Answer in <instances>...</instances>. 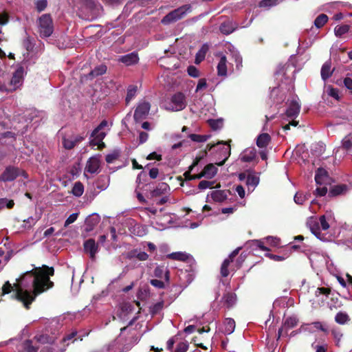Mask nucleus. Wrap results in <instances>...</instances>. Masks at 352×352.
Instances as JSON below:
<instances>
[{
  "label": "nucleus",
  "mask_w": 352,
  "mask_h": 352,
  "mask_svg": "<svg viewBox=\"0 0 352 352\" xmlns=\"http://www.w3.org/2000/svg\"><path fill=\"white\" fill-rule=\"evenodd\" d=\"M54 274V270L52 267L43 265L34 267L24 273L14 286L9 281L6 282L2 287V294L13 292V296L28 309L37 295L54 286V283L50 280V276Z\"/></svg>",
  "instance_id": "1"
},
{
  "label": "nucleus",
  "mask_w": 352,
  "mask_h": 352,
  "mask_svg": "<svg viewBox=\"0 0 352 352\" xmlns=\"http://www.w3.org/2000/svg\"><path fill=\"white\" fill-rule=\"evenodd\" d=\"M335 221L333 214L331 211H327L324 214L317 219L315 217H311L307 221V226L311 232L319 239L324 240V236L321 234L320 230H327L330 225Z\"/></svg>",
  "instance_id": "2"
},
{
  "label": "nucleus",
  "mask_w": 352,
  "mask_h": 352,
  "mask_svg": "<svg viewBox=\"0 0 352 352\" xmlns=\"http://www.w3.org/2000/svg\"><path fill=\"white\" fill-rule=\"evenodd\" d=\"M56 339L55 336L47 334L36 335L32 340H26L23 342L21 345L23 350L19 351V352H38L41 345L53 344Z\"/></svg>",
  "instance_id": "3"
},
{
  "label": "nucleus",
  "mask_w": 352,
  "mask_h": 352,
  "mask_svg": "<svg viewBox=\"0 0 352 352\" xmlns=\"http://www.w3.org/2000/svg\"><path fill=\"white\" fill-rule=\"evenodd\" d=\"M37 28L41 37H49L54 31V25L52 17L50 14L41 15L37 21Z\"/></svg>",
  "instance_id": "4"
},
{
  "label": "nucleus",
  "mask_w": 352,
  "mask_h": 352,
  "mask_svg": "<svg viewBox=\"0 0 352 352\" xmlns=\"http://www.w3.org/2000/svg\"><path fill=\"white\" fill-rule=\"evenodd\" d=\"M191 10V7L189 5L182 6L177 9L169 12L162 19V23L164 25H168L170 23L177 21L178 20L184 17L188 12Z\"/></svg>",
  "instance_id": "5"
},
{
  "label": "nucleus",
  "mask_w": 352,
  "mask_h": 352,
  "mask_svg": "<svg viewBox=\"0 0 352 352\" xmlns=\"http://www.w3.org/2000/svg\"><path fill=\"white\" fill-rule=\"evenodd\" d=\"M186 104L187 103L184 94L181 92H178L171 97L166 109L173 111H177L184 109L186 107Z\"/></svg>",
  "instance_id": "6"
},
{
  "label": "nucleus",
  "mask_w": 352,
  "mask_h": 352,
  "mask_svg": "<svg viewBox=\"0 0 352 352\" xmlns=\"http://www.w3.org/2000/svg\"><path fill=\"white\" fill-rule=\"evenodd\" d=\"M111 126V123L109 124L107 120H102L91 133V137L93 138L91 140L99 142L103 140L107 135V132L110 130Z\"/></svg>",
  "instance_id": "7"
},
{
  "label": "nucleus",
  "mask_w": 352,
  "mask_h": 352,
  "mask_svg": "<svg viewBox=\"0 0 352 352\" xmlns=\"http://www.w3.org/2000/svg\"><path fill=\"white\" fill-rule=\"evenodd\" d=\"M151 109V104L148 102L142 100L140 101L135 109L133 118L136 122L145 119L148 116Z\"/></svg>",
  "instance_id": "8"
},
{
  "label": "nucleus",
  "mask_w": 352,
  "mask_h": 352,
  "mask_svg": "<svg viewBox=\"0 0 352 352\" xmlns=\"http://www.w3.org/2000/svg\"><path fill=\"white\" fill-rule=\"evenodd\" d=\"M84 251L86 254H89L90 259L95 261L96 259V254L99 251L98 243L93 239L86 240L83 243Z\"/></svg>",
  "instance_id": "9"
},
{
  "label": "nucleus",
  "mask_w": 352,
  "mask_h": 352,
  "mask_svg": "<svg viewBox=\"0 0 352 352\" xmlns=\"http://www.w3.org/2000/svg\"><path fill=\"white\" fill-rule=\"evenodd\" d=\"M84 140V138L80 135L76 134H68L63 137L62 144L65 149H72L81 141Z\"/></svg>",
  "instance_id": "10"
},
{
  "label": "nucleus",
  "mask_w": 352,
  "mask_h": 352,
  "mask_svg": "<svg viewBox=\"0 0 352 352\" xmlns=\"http://www.w3.org/2000/svg\"><path fill=\"white\" fill-rule=\"evenodd\" d=\"M21 173H23V172L16 167L8 166L0 175V181L4 182H12Z\"/></svg>",
  "instance_id": "11"
},
{
  "label": "nucleus",
  "mask_w": 352,
  "mask_h": 352,
  "mask_svg": "<svg viewBox=\"0 0 352 352\" xmlns=\"http://www.w3.org/2000/svg\"><path fill=\"white\" fill-rule=\"evenodd\" d=\"M24 76V69L19 67L16 69L12 75V77L8 83L12 91H15L17 88L20 87L23 83Z\"/></svg>",
  "instance_id": "12"
},
{
  "label": "nucleus",
  "mask_w": 352,
  "mask_h": 352,
  "mask_svg": "<svg viewBox=\"0 0 352 352\" xmlns=\"http://www.w3.org/2000/svg\"><path fill=\"white\" fill-rule=\"evenodd\" d=\"M100 155H97L89 158L87 161L86 170L90 173H97L100 171Z\"/></svg>",
  "instance_id": "13"
},
{
  "label": "nucleus",
  "mask_w": 352,
  "mask_h": 352,
  "mask_svg": "<svg viewBox=\"0 0 352 352\" xmlns=\"http://www.w3.org/2000/svg\"><path fill=\"white\" fill-rule=\"evenodd\" d=\"M239 179L240 180L245 179V184L248 186V190L251 191H253L259 183L258 176L254 174H248L245 177V173H241L239 175Z\"/></svg>",
  "instance_id": "14"
},
{
  "label": "nucleus",
  "mask_w": 352,
  "mask_h": 352,
  "mask_svg": "<svg viewBox=\"0 0 352 352\" xmlns=\"http://www.w3.org/2000/svg\"><path fill=\"white\" fill-rule=\"evenodd\" d=\"M240 248H236L234 250L230 255L229 256L226 258L221 267V274L223 277H226L229 274V270H228V266L230 263L233 261L234 258L238 254Z\"/></svg>",
  "instance_id": "15"
},
{
  "label": "nucleus",
  "mask_w": 352,
  "mask_h": 352,
  "mask_svg": "<svg viewBox=\"0 0 352 352\" xmlns=\"http://www.w3.org/2000/svg\"><path fill=\"white\" fill-rule=\"evenodd\" d=\"M300 106L296 100H292L286 111V116L289 119L294 120L300 112Z\"/></svg>",
  "instance_id": "16"
},
{
  "label": "nucleus",
  "mask_w": 352,
  "mask_h": 352,
  "mask_svg": "<svg viewBox=\"0 0 352 352\" xmlns=\"http://www.w3.org/2000/svg\"><path fill=\"white\" fill-rule=\"evenodd\" d=\"M298 320L296 316H290L285 319L283 325L278 330V338L283 335L285 330L294 328L298 324Z\"/></svg>",
  "instance_id": "17"
},
{
  "label": "nucleus",
  "mask_w": 352,
  "mask_h": 352,
  "mask_svg": "<svg viewBox=\"0 0 352 352\" xmlns=\"http://www.w3.org/2000/svg\"><path fill=\"white\" fill-rule=\"evenodd\" d=\"M256 155V151L254 147H250L245 149L240 155L241 161L250 162L252 161Z\"/></svg>",
  "instance_id": "18"
},
{
  "label": "nucleus",
  "mask_w": 352,
  "mask_h": 352,
  "mask_svg": "<svg viewBox=\"0 0 352 352\" xmlns=\"http://www.w3.org/2000/svg\"><path fill=\"white\" fill-rule=\"evenodd\" d=\"M100 217L98 214H93L89 216L85 220V230L91 231L100 222Z\"/></svg>",
  "instance_id": "19"
},
{
  "label": "nucleus",
  "mask_w": 352,
  "mask_h": 352,
  "mask_svg": "<svg viewBox=\"0 0 352 352\" xmlns=\"http://www.w3.org/2000/svg\"><path fill=\"white\" fill-rule=\"evenodd\" d=\"M236 29V24L230 20H228L222 23L220 25L219 30L223 34H230Z\"/></svg>",
  "instance_id": "20"
},
{
  "label": "nucleus",
  "mask_w": 352,
  "mask_h": 352,
  "mask_svg": "<svg viewBox=\"0 0 352 352\" xmlns=\"http://www.w3.org/2000/svg\"><path fill=\"white\" fill-rule=\"evenodd\" d=\"M119 60L126 65H131L135 64L139 60V57L137 53L132 52L119 58Z\"/></svg>",
  "instance_id": "21"
},
{
  "label": "nucleus",
  "mask_w": 352,
  "mask_h": 352,
  "mask_svg": "<svg viewBox=\"0 0 352 352\" xmlns=\"http://www.w3.org/2000/svg\"><path fill=\"white\" fill-rule=\"evenodd\" d=\"M170 191L169 186L164 182L160 183L156 188L151 192L152 197H158L165 195Z\"/></svg>",
  "instance_id": "22"
},
{
  "label": "nucleus",
  "mask_w": 352,
  "mask_h": 352,
  "mask_svg": "<svg viewBox=\"0 0 352 352\" xmlns=\"http://www.w3.org/2000/svg\"><path fill=\"white\" fill-rule=\"evenodd\" d=\"M333 69H331V63L330 60L326 61L322 66L320 74L323 80L328 79L333 74Z\"/></svg>",
  "instance_id": "23"
},
{
  "label": "nucleus",
  "mask_w": 352,
  "mask_h": 352,
  "mask_svg": "<svg viewBox=\"0 0 352 352\" xmlns=\"http://www.w3.org/2000/svg\"><path fill=\"white\" fill-rule=\"evenodd\" d=\"M217 73L219 76L227 75V59L226 56L222 54L220 56V60L217 65Z\"/></svg>",
  "instance_id": "24"
},
{
  "label": "nucleus",
  "mask_w": 352,
  "mask_h": 352,
  "mask_svg": "<svg viewBox=\"0 0 352 352\" xmlns=\"http://www.w3.org/2000/svg\"><path fill=\"white\" fill-rule=\"evenodd\" d=\"M217 168L212 164H209L205 166L202 170V175L207 179H212L217 173Z\"/></svg>",
  "instance_id": "25"
},
{
  "label": "nucleus",
  "mask_w": 352,
  "mask_h": 352,
  "mask_svg": "<svg viewBox=\"0 0 352 352\" xmlns=\"http://www.w3.org/2000/svg\"><path fill=\"white\" fill-rule=\"evenodd\" d=\"M328 178L327 172L323 168H318L316 173L315 181L317 184L322 185Z\"/></svg>",
  "instance_id": "26"
},
{
  "label": "nucleus",
  "mask_w": 352,
  "mask_h": 352,
  "mask_svg": "<svg viewBox=\"0 0 352 352\" xmlns=\"http://www.w3.org/2000/svg\"><path fill=\"white\" fill-rule=\"evenodd\" d=\"M154 276L158 278H164L166 283L169 282V272L163 267H157L154 270Z\"/></svg>",
  "instance_id": "27"
},
{
  "label": "nucleus",
  "mask_w": 352,
  "mask_h": 352,
  "mask_svg": "<svg viewBox=\"0 0 352 352\" xmlns=\"http://www.w3.org/2000/svg\"><path fill=\"white\" fill-rule=\"evenodd\" d=\"M271 140V138L267 133H262L259 135L256 140V145L259 148H265Z\"/></svg>",
  "instance_id": "28"
},
{
  "label": "nucleus",
  "mask_w": 352,
  "mask_h": 352,
  "mask_svg": "<svg viewBox=\"0 0 352 352\" xmlns=\"http://www.w3.org/2000/svg\"><path fill=\"white\" fill-rule=\"evenodd\" d=\"M228 192L216 190L211 192L212 199L217 202H222L227 199Z\"/></svg>",
  "instance_id": "29"
},
{
  "label": "nucleus",
  "mask_w": 352,
  "mask_h": 352,
  "mask_svg": "<svg viewBox=\"0 0 352 352\" xmlns=\"http://www.w3.org/2000/svg\"><path fill=\"white\" fill-rule=\"evenodd\" d=\"M235 329V321L232 318H226L223 322V332L225 334H231Z\"/></svg>",
  "instance_id": "30"
},
{
  "label": "nucleus",
  "mask_w": 352,
  "mask_h": 352,
  "mask_svg": "<svg viewBox=\"0 0 352 352\" xmlns=\"http://www.w3.org/2000/svg\"><path fill=\"white\" fill-rule=\"evenodd\" d=\"M302 329L305 331H309L310 332L312 331V328L319 329L322 331L327 332V329L324 327L323 324L320 322H314L311 324H305L301 327Z\"/></svg>",
  "instance_id": "31"
},
{
  "label": "nucleus",
  "mask_w": 352,
  "mask_h": 352,
  "mask_svg": "<svg viewBox=\"0 0 352 352\" xmlns=\"http://www.w3.org/2000/svg\"><path fill=\"white\" fill-rule=\"evenodd\" d=\"M189 256V254L182 252H173L167 255V258H168L182 261L188 260Z\"/></svg>",
  "instance_id": "32"
},
{
  "label": "nucleus",
  "mask_w": 352,
  "mask_h": 352,
  "mask_svg": "<svg viewBox=\"0 0 352 352\" xmlns=\"http://www.w3.org/2000/svg\"><path fill=\"white\" fill-rule=\"evenodd\" d=\"M223 300L228 307H231L236 302V296L232 293H228L223 296Z\"/></svg>",
  "instance_id": "33"
},
{
  "label": "nucleus",
  "mask_w": 352,
  "mask_h": 352,
  "mask_svg": "<svg viewBox=\"0 0 352 352\" xmlns=\"http://www.w3.org/2000/svg\"><path fill=\"white\" fill-rule=\"evenodd\" d=\"M350 30L349 25H337L334 28V33L337 37H341L343 34L347 33Z\"/></svg>",
  "instance_id": "34"
},
{
  "label": "nucleus",
  "mask_w": 352,
  "mask_h": 352,
  "mask_svg": "<svg viewBox=\"0 0 352 352\" xmlns=\"http://www.w3.org/2000/svg\"><path fill=\"white\" fill-rule=\"evenodd\" d=\"M138 91L137 86L130 85L127 89V94L126 96V102L129 104L135 96Z\"/></svg>",
  "instance_id": "35"
},
{
  "label": "nucleus",
  "mask_w": 352,
  "mask_h": 352,
  "mask_svg": "<svg viewBox=\"0 0 352 352\" xmlns=\"http://www.w3.org/2000/svg\"><path fill=\"white\" fill-rule=\"evenodd\" d=\"M342 148L347 151L352 149V132L342 139Z\"/></svg>",
  "instance_id": "36"
},
{
  "label": "nucleus",
  "mask_w": 352,
  "mask_h": 352,
  "mask_svg": "<svg viewBox=\"0 0 352 352\" xmlns=\"http://www.w3.org/2000/svg\"><path fill=\"white\" fill-rule=\"evenodd\" d=\"M349 320V316L345 312L340 311L335 316V321L340 324H344Z\"/></svg>",
  "instance_id": "37"
},
{
  "label": "nucleus",
  "mask_w": 352,
  "mask_h": 352,
  "mask_svg": "<svg viewBox=\"0 0 352 352\" xmlns=\"http://www.w3.org/2000/svg\"><path fill=\"white\" fill-rule=\"evenodd\" d=\"M309 197H310V194L309 193L304 194L302 192H298L296 193L294 199V201H295L296 204L301 205L305 201L309 199Z\"/></svg>",
  "instance_id": "38"
},
{
  "label": "nucleus",
  "mask_w": 352,
  "mask_h": 352,
  "mask_svg": "<svg viewBox=\"0 0 352 352\" xmlns=\"http://www.w3.org/2000/svg\"><path fill=\"white\" fill-rule=\"evenodd\" d=\"M106 71H107V67L104 65H100L95 67V69H93L89 73V75L91 78H94V77H96V76H98L104 74L106 72Z\"/></svg>",
  "instance_id": "39"
},
{
  "label": "nucleus",
  "mask_w": 352,
  "mask_h": 352,
  "mask_svg": "<svg viewBox=\"0 0 352 352\" xmlns=\"http://www.w3.org/2000/svg\"><path fill=\"white\" fill-rule=\"evenodd\" d=\"M209 50V47L208 45L204 44L202 45L201 48L199 50L196 55V63H199L202 60L204 59L205 56L207 52Z\"/></svg>",
  "instance_id": "40"
},
{
  "label": "nucleus",
  "mask_w": 352,
  "mask_h": 352,
  "mask_svg": "<svg viewBox=\"0 0 352 352\" xmlns=\"http://www.w3.org/2000/svg\"><path fill=\"white\" fill-rule=\"evenodd\" d=\"M328 21V16L324 14H321L317 16L314 21V25L317 28H322Z\"/></svg>",
  "instance_id": "41"
},
{
  "label": "nucleus",
  "mask_w": 352,
  "mask_h": 352,
  "mask_svg": "<svg viewBox=\"0 0 352 352\" xmlns=\"http://www.w3.org/2000/svg\"><path fill=\"white\" fill-rule=\"evenodd\" d=\"M189 138H190V140L192 141L195 142H205L210 138V135L190 134Z\"/></svg>",
  "instance_id": "42"
},
{
  "label": "nucleus",
  "mask_w": 352,
  "mask_h": 352,
  "mask_svg": "<svg viewBox=\"0 0 352 352\" xmlns=\"http://www.w3.org/2000/svg\"><path fill=\"white\" fill-rule=\"evenodd\" d=\"M120 155V151L119 150H113L106 156V162L109 164L114 162Z\"/></svg>",
  "instance_id": "43"
},
{
  "label": "nucleus",
  "mask_w": 352,
  "mask_h": 352,
  "mask_svg": "<svg viewBox=\"0 0 352 352\" xmlns=\"http://www.w3.org/2000/svg\"><path fill=\"white\" fill-rule=\"evenodd\" d=\"M84 192V186L80 182H76L72 188V193L76 197H80Z\"/></svg>",
  "instance_id": "44"
},
{
  "label": "nucleus",
  "mask_w": 352,
  "mask_h": 352,
  "mask_svg": "<svg viewBox=\"0 0 352 352\" xmlns=\"http://www.w3.org/2000/svg\"><path fill=\"white\" fill-rule=\"evenodd\" d=\"M346 190V186L345 185L336 186L331 189L330 194L333 196L338 195L343 193Z\"/></svg>",
  "instance_id": "45"
},
{
  "label": "nucleus",
  "mask_w": 352,
  "mask_h": 352,
  "mask_svg": "<svg viewBox=\"0 0 352 352\" xmlns=\"http://www.w3.org/2000/svg\"><path fill=\"white\" fill-rule=\"evenodd\" d=\"M219 144H221L223 146L222 151L223 153V155L225 156V159L223 161H221V162L217 163V165L222 166L225 163V161L228 158V155L230 153V148L228 146H226L225 144L223 143V142H219L217 144V145H219Z\"/></svg>",
  "instance_id": "46"
},
{
  "label": "nucleus",
  "mask_w": 352,
  "mask_h": 352,
  "mask_svg": "<svg viewBox=\"0 0 352 352\" xmlns=\"http://www.w3.org/2000/svg\"><path fill=\"white\" fill-rule=\"evenodd\" d=\"M133 256L138 260L144 261L148 258V255L144 252H138L136 250L133 252Z\"/></svg>",
  "instance_id": "47"
},
{
  "label": "nucleus",
  "mask_w": 352,
  "mask_h": 352,
  "mask_svg": "<svg viewBox=\"0 0 352 352\" xmlns=\"http://www.w3.org/2000/svg\"><path fill=\"white\" fill-rule=\"evenodd\" d=\"M13 200H9L6 198L0 199V208L3 209L5 207L8 208H12L14 206Z\"/></svg>",
  "instance_id": "48"
},
{
  "label": "nucleus",
  "mask_w": 352,
  "mask_h": 352,
  "mask_svg": "<svg viewBox=\"0 0 352 352\" xmlns=\"http://www.w3.org/2000/svg\"><path fill=\"white\" fill-rule=\"evenodd\" d=\"M331 333L336 342V345H339V342H340L343 336L342 331L339 329H333Z\"/></svg>",
  "instance_id": "49"
},
{
  "label": "nucleus",
  "mask_w": 352,
  "mask_h": 352,
  "mask_svg": "<svg viewBox=\"0 0 352 352\" xmlns=\"http://www.w3.org/2000/svg\"><path fill=\"white\" fill-rule=\"evenodd\" d=\"M189 344L187 342H182L177 345L175 352H186Z\"/></svg>",
  "instance_id": "50"
},
{
  "label": "nucleus",
  "mask_w": 352,
  "mask_h": 352,
  "mask_svg": "<svg viewBox=\"0 0 352 352\" xmlns=\"http://www.w3.org/2000/svg\"><path fill=\"white\" fill-rule=\"evenodd\" d=\"M163 305H164V302L162 301L157 302L155 305H153L151 307V314H155L158 313L160 311H161L162 309Z\"/></svg>",
  "instance_id": "51"
},
{
  "label": "nucleus",
  "mask_w": 352,
  "mask_h": 352,
  "mask_svg": "<svg viewBox=\"0 0 352 352\" xmlns=\"http://www.w3.org/2000/svg\"><path fill=\"white\" fill-rule=\"evenodd\" d=\"M187 71L188 75L191 77L197 78L199 76V72L195 66H189Z\"/></svg>",
  "instance_id": "52"
},
{
  "label": "nucleus",
  "mask_w": 352,
  "mask_h": 352,
  "mask_svg": "<svg viewBox=\"0 0 352 352\" xmlns=\"http://www.w3.org/2000/svg\"><path fill=\"white\" fill-rule=\"evenodd\" d=\"M278 0H263L259 3L261 8H266L276 5Z\"/></svg>",
  "instance_id": "53"
},
{
  "label": "nucleus",
  "mask_w": 352,
  "mask_h": 352,
  "mask_svg": "<svg viewBox=\"0 0 352 352\" xmlns=\"http://www.w3.org/2000/svg\"><path fill=\"white\" fill-rule=\"evenodd\" d=\"M150 283L155 287L158 289H162L165 287V283L161 280L158 279H152L150 281Z\"/></svg>",
  "instance_id": "54"
},
{
  "label": "nucleus",
  "mask_w": 352,
  "mask_h": 352,
  "mask_svg": "<svg viewBox=\"0 0 352 352\" xmlns=\"http://www.w3.org/2000/svg\"><path fill=\"white\" fill-rule=\"evenodd\" d=\"M47 0H38L36 3V7L38 12H41L47 7Z\"/></svg>",
  "instance_id": "55"
},
{
  "label": "nucleus",
  "mask_w": 352,
  "mask_h": 352,
  "mask_svg": "<svg viewBox=\"0 0 352 352\" xmlns=\"http://www.w3.org/2000/svg\"><path fill=\"white\" fill-rule=\"evenodd\" d=\"M213 184L214 183L212 182L202 180L199 182L198 187L200 190H205L206 188H210Z\"/></svg>",
  "instance_id": "56"
},
{
  "label": "nucleus",
  "mask_w": 352,
  "mask_h": 352,
  "mask_svg": "<svg viewBox=\"0 0 352 352\" xmlns=\"http://www.w3.org/2000/svg\"><path fill=\"white\" fill-rule=\"evenodd\" d=\"M36 221H37L36 219H35V218H34L32 217H30L28 218L27 220L24 221L25 225L23 226L25 228H31L32 226L35 225Z\"/></svg>",
  "instance_id": "57"
},
{
  "label": "nucleus",
  "mask_w": 352,
  "mask_h": 352,
  "mask_svg": "<svg viewBox=\"0 0 352 352\" xmlns=\"http://www.w3.org/2000/svg\"><path fill=\"white\" fill-rule=\"evenodd\" d=\"M330 293V289L325 287H319L316 291V296H319L320 295H324L327 296Z\"/></svg>",
  "instance_id": "58"
},
{
  "label": "nucleus",
  "mask_w": 352,
  "mask_h": 352,
  "mask_svg": "<svg viewBox=\"0 0 352 352\" xmlns=\"http://www.w3.org/2000/svg\"><path fill=\"white\" fill-rule=\"evenodd\" d=\"M78 213H73L69 215V217L66 219L65 222V227L68 226L69 224L74 223L78 217Z\"/></svg>",
  "instance_id": "59"
},
{
  "label": "nucleus",
  "mask_w": 352,
  "mask_h": 352,
  "mask_svg": "<svg viewBox=\"0 0 352 352\" xmlns=\"http://www.w3.org/2000/svg\"><path fill=\"white\" fill-rule=\"evenodd\" d=\"M327 94L329 96L336 98L338 99V90L337 89L333 88L331 87H329L327 88Z\"/></svg>",
  "instance_id": "60"
},
{
  "label": "nucleus",
  "mask_w": 352,
  "mask_h": 352,
  "mask_svg": "<svg viewBox=\"0 0 352 352\" xmlns=\"http://www.w3.org/2000/svg\"><path fill=\"white\" fill-rule=\"evenodd\" d=\"M207 87L206 80L205 78L199 79L198 84L197 85L196 91H199L203 89H205Z\"/></svg>",
  "instance_id": "61"
},
{
  "label": "nucleus",
  "mask_w": 352,
  "mask_h": 352,
  "mask_svg": "<svg viewBox=\"0 0 352 352\" xmlns=\"http://www.w3.org/2000/svg\"><path fill=\"white\" fill-rule=\"evenodd\" d=\"M267 243L272 244L273 246H277L279 245V239L274 236H267L265 238Z\"/></svg>",
  "instance_id": "62"
},
{
  "label": "nucleus",
  "mask_w": 352,
  "mask_h": 352,
  "mask_svg": "<svg viewBox=\"0 0 352 352\" xmlns=\"http://www.w3.org/2000/svg\"><path fill=\"white\" fill-rule=\"evenodd\" d=\"M344 84L346 89L351 90V93L352 94V78L351 77L346 76L344 79Z\"/></svg>",
  "instance_id": "63"
},
{
  "label": "nucleus",
  "mask_w": 352,
  "mask_h": 352,
  "mask_svg": "<svg viewBox=\"0 0 352 352\" xmlns=\"http://www.w3.org/2000/svg\"><path fill=\"white\" fill-rule=\"evenodd\" d=\"M209 124L213 129H217L221 127L222 122L219 120H210Z\"/></svg>",
  "instance_id": "64"
}]
</instances>
